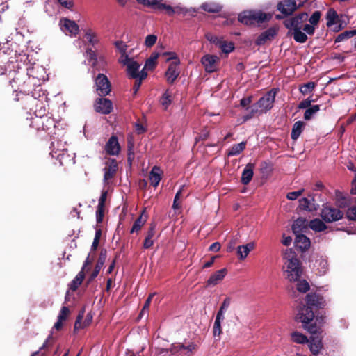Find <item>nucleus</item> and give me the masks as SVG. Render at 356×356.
<instances>
[{"label": "nucleus", "instance_id": "774afa93", "mask_svg": "<svg viewBox=\"0 0 356 356\" xmlns=\"http://www.w3.org/2000/svg\"><path fill=\"white\" fill-rule=\"evenodd\" d=\"M348 219L356 220V205L349 208L346 213Z\"/></svg>", "mask_w": 356, "mask_h": 356}, {"label": "nucleus", "instance_id": "ea45409f", "mask_svg": "<svg viewBox=\"0 0 356 356\" xmlns=\"http://www.w3.org/2000/svg\"><path fill=\"white\" fill-rule=\"evenodd\" d=\"M291 338L293 342L299 344H305L309 342L308 338L305 334L297 331L291 334Z\"/></svg>", "mask_w": 356, "mask_h": 356}, {"label": "nucleus", "instance_id": "37998d69", "mask_svg": "<svg viewBox=\"0 0 356 356\" xmlns=\"http://www.w3.org/2000/svg\"><path fill=\"white\" fill-rule=\"evenodd\" d=\"M355 35H356V31H355V30L346 31L339 34L336 37V38L334 40V42L339 43V42L347 40L353 38Z\"/></svg>", "mask_w": 356, "mask_h": 356}, {"label": "nucleus", "instance_id": "680f3d73", "mask_svg": "<svg viewBox=\"0 0 356 356\" xmlns=\"http://www.w3.org/2000/svg\"><path fill=\"white\" fill-rule=\"evenodd\" d=\"M321 13L320 11H315L309 19V22L312 25L318 24L321 18Z\"/></svg>", "mask_w": 356, "mask_h": 356}, {"label": "nucleus", "instance_id": "338daca9", "mask_svg": "<svg viewBox=\"0 0 356 356\" xmlns=\"http://www.w3.org/2000/svg\"><path fill=\"white\" fill-rule=\"evenodd\" d=\"M70 313V310L68 307L63 306L62 307L59 314L58 316V319H60L61 321H65L67 318V315Z\"/></svg>", "mask_w": 356, "mask_h": 356}, {"label": "nucleus", "instance_id": "ddd939ff", "mask_svg": "<svg viewBox=\"0 0 356 356\" xmlns=\"http://www.w3.org/2000/svg\"><path fill=\"white\" fill-rule=\"evenodd\" d=\"M326 19V24L327 27H330L338 22L339 23L337 26L334 27V31H339L346 26V22H341V20L338 19V15L337 12L332 8L329 9L328 11L327 12Z\"/></svg>", "mask_w": 356, "mask_h": 356}, {"label": "nucleus", "instance_id": "b1692460", "mask_svg": "<svg viewBox=\"0 0 356 356\" xmlns=\"http://www.w3.org/2000/svg\"><path fill=\"white\" fill-rule=\"evenodd\" d=\"M254 164L249 163H248L243 170L241 175V182L244 185L248 184L253 177Z\"/></svg>", "mask_w": 356, "mask_h": 356}, {"label": "nucleus", "instance_id": "603ef678", "mask_svg": "<svg viewBox=\"0 0 356 356\" xmlns=\"http://www.w3.org/2000/svg\"><path fill=\"white\" fill-rule=\"evenodd\" d=\"M219 47L220 48L221 51L225 54L232 52L234 49V46L232 42H226L224 40H222Z\"/></svg>", "mask_w": 356, "mask_h": 356}, {"label": "nucleus", "instance_id": "6e6552de", "mask_svg": "<svg viewBox=\"0 0 356 356\" xmlns=\"http://www.w3.org/2000/svg\"><path fill=\"white\" fill-rule=\"evenodd\" d=\"M343 212L334 207L323 205L321 216L326 222H332L341 220L343 218Z\"/></svg>", "mask_w": 356, "mask_h": 356}, {"label": "nucleus", "instance_id": "3c124183", "mask_svg": "<svg viewBox=\"0 0 356 356\" xmlns=\"http://www.w3.org/2000/svg\"><path fill=\"white\" fill-rule=\"evenodd\" d=\"M84 315V310H81L79 312L76 320L74 323V331H77L80 329H83L85 327V325L83 324L82 320Z\"/></svg>", "mask_w": 356, "mask_h": 356}, {"label": "nucleus", "instance_id": "dca6fc26", "mask_svg": "<svg viewBox=\"0 0 356 356\" xmlns=\"http://www.w3.org/2000/svg\"><path fill=\"white\" fill-rule=\"evenodd\" d=\"M95 111L102 114H108L112 111L113 104L106 98L97 99L95 104Z\"/></svg>", "mask_w": 356, "mask_h": 356}, {"label": "nucleus", "instance_id": "c03bdc74", "mask_svg": "<svg viewBox=\"0 0 356 356\" xmlns=\"http://www.w3.org/2000/svg\"><path fill=\"white\" fill-rule=\"evenodd\" d=\"M83 279L84 273L83 271L81 270L72 281L70 284V289L72 291H76L82 283Z\"/></svg>", "mask_w": 356, "mask_h": 356}, {"label": "nucleus", "instance_id": "7c9ffc66", "mask_svg": "<svg viewBox=\"0 0 356 356\" xmlns=\"http://www.w3.org/2000/svg\"><path fill=\"white\" fill-rule=\"evenodd\" d=\"M151 184L156 188L161 181L160 168L154 166L149 172V176Z\"/></svg>", "mask_w": 356, "mask_h": 356}, {"label": "nucleus", "instance_id": "4c0bfd02", "mask_svg": "<svg viewBox=\"0 0 356 356\" xmlns=\"http://www.w3.org/2000/svg\"><path fill=\"white\" fill-rule=\"evenodd\" d=\"M300 202V207L302 209L309 211H314L318 209L319 207V205L318 204H313L312 205L310 204V199L307 197H303L299 200Z\"/></svg>", "mask_w": 356, "mask_h": 356}, {"label": "nucleus", "instance_id": "de8ad7c7", "mask_svg": "<svg viewBox=\"0 0 356 356\" xmlns=\"http://www.w3.org/2000/svg\"><path fill=\"white\" fill-rule=\"evenodd\" d=\"M302 29L292 31L293 35V39L296 42L304 43L307 40V36L306 33L301 31Z\"/></svg>", "mask_w": 356, "mask_h": 356}, {"label": "nucleus", "instance_id": "f257e3e1", "mask_svg": "<svg viewBox=\"0 0 356 356\" xmlns=\"http://www.w3.org/2000/svg\"><path fill=\"white\" fill-rule=\"evenodd\" d=\"M45 69L38 65L33 64L25 67L24 64L20 63L18 60L15 62H10L3 71H0V75L8 74L10 80L9 81L12 88L15 87L14 84L20 86L26 83L25 79H37L38 81H44L45 79Z\"/></svg>", "mask_w": 356, "mask_h": 356}, {"label": "nucleus", "instance_id": "69168bd1", "mask_svg": "<svg viewBox=\"0 0 356 356\" xmlns=\"http://www.w3.org/2000/svg\"><path fill=\"white\" fill-rule=\"evenodd\" d=\"M134 59L130 58L129 55L127 54V52L122 54L121 56L119 59V62L122 64L123 65H127L129 63H131Z\"/></svg>", "mask_w": 356, "mask_h": 356}, {"label": "nucleus", "instance_id": "473e14b6", "mask_svg": "<svg viewBox=\"0 0 356 356\" xmlns=\"http://www.w3.org/2000/svg\"><path fill=\"white\" fill-rule=\"evenodd\" d=\"M312 321H309L307 323H302L303 327L307 330L311 335H322L321 328L316 323H311Z\"/></svg>", "mask_w": 356, "mask_h": 356}, {"label": "nucleus", "instance_id": "bf43d9fd", "mask_svg": "<svg viewBox=\"0 0 356 356\" xmlns=\"http://www.w3.org/2000/svg\"><path fill=\"white\" fill-rule=\"evenodd\" d=\"M249 252L247 248H245V246L239 245L237 248V254L238 256V258L241 260L245 259L247 256L248 255Z\"/></svg>", "mask_w": 356, "mask_h": 356}, {"label": "nucleus", "instance_id": "8fccbe9b", "mask_svg": "<svg viewBox=\"0 0 356 356\" xmlns=\"http://www.w3.org/2000/svg\"><path fill=\"white\" fill-rule=\"evenodd\" d=\"M315 86V83L312 81L305 83L300 87V92L303 95H307L314 89Z\"/></svg>", "mask_w": 356, "mask_h": 356}, {"label": "nucleus", "instance_id": "6e6d98bb", "mask_svg": "<svg viewBox=\"0 0 356 356\" xmlns=\"http://www.w3.org/2000/svg\"><path fill=\"white\" fill-rule=\"evenodd\" d=\"M222 320L223 319L216 317L214 324H213V332L214 337L220 335V334L222 332L221 322Z\"/></svg>", "mask_w": 356, "mask_h": 356}, {"label": "nucleus", "instance_id": "4468645a", "mask_svg": "<svg viewBox=\"0 0 356 356\" xmlns=\"http://www.w3.org/2000/svg\"><path fill=\"white\" fill-rule=\"evenodd\" d=\"M218 60L219 58L217 56L206 54L202 58L201 63L207 72L212 73L216 71V63Z\"/></svg>", "mask_w": 356, "mask_h": 356}, {"label": "nucleus", "instance_id": "e2e57ef3", "mask_svg": "<svg viewBox=\"0 0 356 356\" xmlns=\"http://www.w3.org/2000/svg\"><path fill=\"white\" fill-rule=\"evenodd\" d=\"M57 2L63 8L72 10L74 7V1L73 0H56Z\"/></svg>", "mask_w": 356, "mask_h": 356}, {"label": "nucleus", "instance_id": "c756f323", "mask_svg": "<svg viewBox=\"0 0 356 356\" xmlns=\"http://www.w3.org/2000/svg\"><path fill=\"white\" fill-rule=\"evenodd\" d=\"M284 24L286 28L289 29V33L293 31L302 29V24L295 16L286 19Z\"/></svg>", "mask_w": 356, "mask_h": 356}, {"label": "nucleus", "instance_id": "2eb2a0df", "mask_svg": "<svg viewBox=\"0 0 356 356\" xmlns=\"http://www.w3.org/2000/svg\"><path fill=\"white\" fill-rule=\"evenodd\" d=\"M277 33V29L276 27H270L262 32L256 39L255 44L261 46L267 42L273 40Z\"/></svg>", "mask_w": 356, "mask_h": 356}, {"label": "nucleus", "instance_id": "58836bf2", "mask_svg": "<svg viewBox=\"0 0 356 356\" xmlns=\"http://www.w3.org/2000/svg\"><path fill=\"white\" fill-rule=\"evenodd\" d=\"M230 304H231V298L229 297L225 298V300H223V302H222V304L220 307L219 310L218 311V312L216 314V317L221 318V319H224L225 318L224 315H225V312H227V310L228 309V308L229 307Z\"/></svg>", "mask_w": 356, "mask_h": 356}, {"label": "nucleus", "instance_id": "a18cd8bd", "mask_svg": "<svg viewBox=\"0 0 356 356\" xmlns=\"http://www.w3.org/2000/svg\"><path fill=\"white\" fill-rule=\"evenodd\" d=\"M296 282H297L296 290L298 292L305 293L309 291L310 285L306 280H305V279L301 280L300 278L298 280V281H296Z\"/></svg>", "mask_w": 356, "mask_h": 356}, {"label": "nucleus", "instance_id": "c85d7f7f", "mask_svg": "<svg viewBox=\"0 0 356 356\" xmlns=\"http://www.w3.org/2000/svg\"><path fill=\"white\" fill-rule=\"evenodd\" d=\"M200 8L210 13H218L222 10V6L219 3L211 1L203 3Z\"/></svg>", "mask_w": 356, "mask_h": 356}, {"label": "nucleus", "instance_id": "f8f14e48", "mask_svg": "<svg viewBox=\"0 0 356 356\" xmlns=\"http://www.w3.org/2000/svg\"><path fill=\"white\" fill-rule=\"evenodd\" d=\"M61 30L66 34L76 35L79 33V25L73 20L67 18H63L60 20Z\"/></svg>", "mask_w": 356, "mask_h": 356}, {"label": "nucleus", "instance_id": "0e129e2a", "mask_svg": "<svg viewBox=\"0 0 356 356\" xmlns=\"http://www.w3.org/2000/svg\"><path fill=\"white\" fill-rule=\"evenodd\" d=\"M314 102V99H311L310 97L307 98L306 99H304L302 101L298 106V108L299 109H305L308 108L309 107L312 106L311 104L312 102Z\"/></svg>", "mask_w": 356, "mask_h": 356}, {"label": "nucleus", "instance_id": "49530a36", "mask_svg": "<svg viewBox=\"0 0 356 356\" xmlns=\"http://www.w3.org/2000/svg\"><path fill=\"white\" fill-rule=\"evenodd\" d=\"M319 105H313L309 107L304 113V119L305 120H309L314 118V116L319 111Z\"/></svg>", "mask_w": 356, "mask_h": 356}, {"label": "nucleus", "instance_id": "9d476101", "mask_svg": "<svg viewBox=\"0 0 356 356\" xmlns=\"http://www.w3.org/2000/svg\"><path fill=\"white\" fill-rule=\"evenodd\" d=\"M305 1L297 5L295 0H283L277 3V9L285 16L293 14L299 7L303 5Z\"/></svg>", "mask_w": 356, "mask_h": 356}, {"label": "nucleus", "instance_id": "0eeeda50", "mask_svg": "<svg viewBox=\"0 0 356 356\" xmlns=\"http://www.w3.org/2000/svg\"><path fill=\"white\" fill-rule=\"evenodd\" d=\"M195 344L191 343L187 346L181 343L173 344L170 349H161L157 353L156 356H175L177 353H184L186 355H190L195 349Z\"/></svg>", "mask_w": 356, "mask_h": 356}, {"label": "nucleus", "instance_id": "4d7b16f0", "mask_svg": "<svg viewBox=\"0 0 356 356\" xmlns=\"http://www.w3.org/2000/svg\"><path fill=\"white\" fill-rule=\"evenodd\" d=\"M157 41V36L154 34L147 35L145 40V45L146 47L149 48L156 44Z\"/></svg>", "mask_w": 356, "mask_h": 356}, {"label": "nucleus", "instance_id": "5701e85b", "mask_svg": "<svg viewBox=\"0 0 356 356\" xmlns=\"http://www.w3.org/2000/svg\"><path fill=\"white\" fill-rule=\"evenodd\" d=\"M179 63V60H177L176 63H171L168 66V68L165 72L167 81L170 83H172L179 74V71L177 67Z\"/></svg>", "mask_w": 356, "mask_h": 356}, {"label": "nucleus", "instance_id": "bb28decb", "mask_svg": "<svg viewBox=\"0 0 356 356\" xmlns=\"http://www.w3.org/2000/svg\"><path fill=\"white\" fill-rule=\"evenodd\" d=\"M308 225H309L307 224V221L305 218H298L292 225L293 232L295 234L300 233L302 234V232L307 229Z\"/></svg>", "mask_w": 356, "mask_h": 356}, {"label": "nucleus", "instance_id": "864d4df0", "mask_svg": "<svg viewBox=\"0 0 356 356\" xmlns=\"http://www.w3.org/2000/svg\"><path fill=\"white\" fill-rule=\"evenodd\" d=\"M205 37L208 41H209L210 42H211L218 47L220 45L221 42L223 40L222 38H220V37L213 35L211 33H207L205 35Z\"/></svg>", "mask_w": 356, "mask_h": 356}, {"label": "nucleus", "instance_id": "393cba45", "mask_svg": "<svg viewBox=\"0 0 356 356\" xmlns=\"http://www.w3.org/2000/svg\"><path fill=\"white\" fill-rule=\"evenodd\" d=\"M163 8H164L166 13L169 15H172L175 13L177 14H184L186 15L188 12L192 11L193 13H196V10L195 8L187 9L186 8H182L180 6H176L175 8L172 7L170 5H162Z\"/></svg>", "mask_w": 356, "mask_h": 356}, {"label": "nucleus", "instance_id": "f03ea898", "mask_svg": "<svg viewBox=\"0 0 356 356\" xmlns=\"http://www.w3.org/2000/svg\"><path fill=\"white\" fill-rule=\"evenodd\" d=\"M306 305H302L298 309L296 319L301 323H307L313 321L314 318V309H321L325 307L324 298L316 293H310L306 296Z\"/></svg>", "mask_w": 356, "mask_h": 356}, {"label": "nucleus", "instance_id": "39448f33", "mask_svg": "<svg viewBox=\"0 0 356 356\" xmlns=\"http://www.w3.org/2000/svg\"><path fill=\"white\" fill-rule=\"evenodd\" d=\"M276 92L275 89H272L264 96L261 97L256 105L252 106L250 113L244 116V121L251 118L252 116L258 111V108H261V111L270 110L273 107L275 102Z\"/></svg>", "mask_w": 356, "mask_h": 356}, {"label": "nucleus", "instance_id": "2f4dec72", "mask_svg": "<svg viewBox=\"0 0 356 356\" xmlns=\"http://www.w3.org/2000/svg\"><path fill=\"white\" fill-rule=\"evenodd\" d=\"M139 3L146 6L147 7H150L154 9H157L159 10H164L162 5H166L165 3H163V0H136Z\"/></svg>", "mask_w": 356, "mask_h": 356}, {"label": "nucleus", "instance_id": "13d9d810", "mask_svg": "<svg viewBox=\"0 0 356 356\" xmlns=\"http://www.w3.org/2000/svg\"><path fill=\"white\" fill-rule=\"evenodd\" d=\"M113 44L116 47L117 50L122 54L127 52L128 46L125 42L121 40H117L114 42Z\"/></svg>", "mask_w": 356, "mask_h": 356}, {"label": "nucleus", "instance_id": "e433bc0d", "mask_svg": "<svg viewBox=\"0 0 356 356\" xmlns=\"http://www.w3.org/2000/svg\"><path fill=\"white\" fill-rule=\"evenodd\" d=\"M309 227L315 232H322L327 229V226L325 222L319 218H315L312 220L309 223Z\"/></svg>", "mask_w": 356, "mask_h": 356}, {"label": "nucleus", "instance_id": "c9c22d12", "mask_svg": "<svg viewBox=\"0 0 356 356\" xmlns=\"http://www.w3.org/2000/svg\"><path fill=\"white\" fill-rule=\"evenodd\" d=\"M304 126L305 123L302 121H297L293 124L291 134L293 140H296L299 138Z\"/></svg>", "mask_w": 356, "mask_h": 356}, {"label": "nucleus", "instance_id": "6ab92c4d", "mask_svg": "<svg viewBox=\"0 0 356 356\" xmlns=\"http://www.w3.org/2000/svg\"><path fill=\"white\" fill-rule=\"evenodd\" d=\"M227 273V270L226 268H222L219 270L216 271L209 277V278L207 281V285L208 286H214L217 285L223 280Z\"/></svg>", "mask_w": 356, "mask_h": 356}, {"label": "nucleus", "instance_id": "4be33fe9", "mask_svg": "<svg viewBox=\"0 0 356 356\" xmlns=\"http://www.w3.org/2000/svg\"><path fill=\"white\" fill-rule=\"evenodd\" d=\"M107 257V252L106 250H102L99 256L98 261L95 265V268L92 273L89 281L95 279L99 274L101 268L103 267Z\"/></svg>", "mask_w": 356, "mask_h": 356}, {"label": "nucleus", "instance_id": "09e8293b", "mask_svg": "<svg viewBox=\"0 0 356 356\" xmlns=\"http://www.w3.org/2000/svg\"><path fill=\"white\" fill-rule=\"evenodd\" d=\"M160 103L165 108V109H167L168 107L171 104L172 97L169 93L168 90H165V92L163 94L160 99Z\"/></svg>", "mask_w": 356, "mask_h": 356}, {"label": "nucleus", "instance_id": "20e7f679", "mask_svg": "<svg viewBox=\"0 0 356 356\" xmlns=\"http://www.w3.org/2000/svg\"><path fill=\"white\" fill-rule=\"evenodd\" d=\"M271 19V15L258 10H245L239 13L238 20L239 22L249 25L254 22L262 23L268 22Z\"/></svg>", "mask_w": 356, "mask_h": 356}, {"label": "nucleus", "instance_id": "79ce46f5", "mask_svg": "<svg viewBox=\"0 0 356 356\" xmlns=\"http://www.w3.org/2000/svg\"><path fill=\"white\" fill-rule=\"evenodd\" d=\"M246 145V142H241L240 143L234 145L231 149L229 150L228 156H233L238 155L241 152H242Z\"/></svg>", "mask_w": 356, "mask_h": 356}, {"label": "nucleus", "instance_id": "1a4fd4ad", "mask_svg": "<svg viewBox=\"0 0 356 356\" xmlns=\"http://www.w3.org/2000/svg\"><path fill=\"white\" fill-rule=\"evenodd\" d=\"M96 90L99 96H106L111 90V83L107 76L99 74L95 79Z\"/></svg>", "mask_w": 356, "mask_h": 356}, {"label": "nucleus", "instance_id": "f704fd0d", "mask_svg": "<svg viewBox=\"0 0 356 356\" xmlns=\"http://www.w3.org/2000/svg\"><path fill=\"white\" fill-rule=\"evenodd\" d=\"M140 65L133 60L127 65V74L129 78L134 79L137 77V73L138 72Z\"/></svg>", "mask_w": 356, "mask_h": 356}, {"label": "nucleus", "instance_id": "a211bd4d", "mask_svg": "<svg viewBox=\"0 0 356 356\" xmlns=\"http://www.w3.org/2000/svg\"><path fill=\"white\" fill-rule=\"evenodd\" d=\"M104 149L107 154L112 156L118 155L120 150L118 138L112 136L106 143Z\"/></svg>", "mask_w": 356, "mask_h": 356}, {"label": "nucleus", "instance_id": "5fc2aeb1", "mask_svg": "<svg viewBox=\"0 0 356 356\" xmlns=\"http://www.w3.org/2000/svg\"><path fill=\"white\" fill-rule=\"evenodd\" d=\"M145 220L143 219L142 216H139L134 222L131 233L138 232L140 229L141 227L144 225Z\"/></svg>", "mask_w": 356, "mask_h": 356}, {"label": "nucleus", "instance_id": "7ed1b4c3", "mask_svg": "<svg viewBox=\"0 0 356 356\" xmlns=\"http://www.w3.org/2000/svg\"><path fill=\"white\" fill-rule=\"evenodd\" d=\"M284 260V273L290 282H296L301 277L302 268L296 253L291 249H286L283 254Z\"/></svg>", "mask_w": 356, "mask_h": 356}, {"label": "nucleus", "instance_id": "9b49d317", "mask_svg": "<svg viewBox=\"0 0 356 356\" xmlns=\"http://www.w3.org/2000/svg\"><path fill=\"white\" fill-rule=\"evenodd\" d=\"M53 126L55 127V124L54 120L47 117H41L35 115V117L32 118L31 123L30 126L36 129H43V130H49L50 129V126Z\"/></svg>", "mask_w": 356, "mask_h": 356}, {"label": "nucleus", "instance_id": "052dcab7", "mask_svg": "<svg viewBox=\"0 0 356 356\" xmlns=\"http://www.w3.org/2000/svg\"><path fill=\"white\" fill-rule=\"evenodd\" d=\"M154 296V293H152L149 296V297L147 298V299L146 300L145 304H144V306L140 313V317L141 318L145 314H147L148 311H149V305H150V303H151V301H152V298H153V296Z\"/></svg>", "mask_w": 356, "mask_h": 356}, {"label": "nucleus", "instance_id": "a19ab883", "mask_svg": "<svg viewBox=\"0 0 356 356\" xmlns=\"http://www.w3.org/2000/svg\"><path fill=\"white\" fill-rule=\"evenodd\" d=\"M159 56V53L153 52L149 58H147L145 63V68L147 70H152L156 64V60Z\"/></svg>", "mask_w": 356, "mask_h": 356}, {"label": "nucleus", "instance_id": "423d86ee", "mask_svg": "<svg viewBox=\"0 0 356 356\" xmlns=\"http://www.w3.org/2000/svg\"><path fill=\"white\" fill-rule=\"evenodd\" d=\"M66 143L54 138L51 141L49 154L52 158L58 161L60 165H63L67 161H70V155L65 147Z\"/></svg>", "mask_w": 356, "mask_h": 356}, {"label": "nucleus", "instance_id": "cd10ccee", "mask_svg": "<svg viewBox=\"0 0 356 356\" xmlns=\"http://www.w3.org/2000/svg\"><path fill=\"white\" fill-rule=\"evenodd\" d=\"M85 37L88 42L92 47H95L99 42V38L96 31L90 28L84 29Z\"/></svg>", "mask_w": 356, "mask_h": 356}, {"label": "nucleus", "instance_id": "a878e982", "mask_svg": "<svg viewBox=\"0 0 356 356\" xmlns=\"http://www.w3.org/2000/svg\"><path fill=\"white\" fill-rule=\"evenodd\" d=\"M314 266L320 275H324L329 269V264L326 258L321 256L315 261Z\"/></svg>", "mask_w": 356, "mask_h": 356}, {"label": "nucleus", "instance_id": "412c9836", "mask_svg": "<svg viewBox=\"0 0 356 356\" xmlns=\"http://www.w3.org/2000/svg\"><path fill=\"white\" fill-rule=\"evenodd\" d=\"M118 170V163L115 159L111 160L106 163L104 168V181L106 182L108 180L113 178Z\"/></svg>", "mask_w": 356, "mask_h": 356}, {"label": "nucleus", "instance_id": "72a5a7b5", "mask_svg": "<svg viewBox=\"0 0 356 356\" xmlns=\"http://www.w3.org/2000/svg\"><path fill=\"white\" fill-rule=\"evenodd\" d=\"M154 234H155V225L152 224L149 228L147 234V236L145 238L144 243H143V248L145 249H148L153 245L154 241L152 240V238L154 237Z\"/></svg>", "mask_w": 356, "mask_h": 356}, {"label": "nucleus", "instance_id": "aec40b11", "mask_svg": "<svg viewBox=\"0 0 356 356\" xmlns=\"http://www.w3.org/2000/svg\"><path fill=\"white\" fill-rule=\"evenodd\" d=\"M295 246L301 252L308 250L310 247V239L302 234H296Z\"/></svg>", "mask_w": 356, "mask_h": 356}, {"label": "nucleus", "instance_id": "f3484780", "mask_svg": "<svg viewBox=\"0 0 356 356\" xmlns=\"http://www.w3.org/2000/svg\"><path fill=\"white\" fill-rule=\"evenodd\" d=\"M322 335H311L309 339V348L314 355H318L323 347Z\"/></svg>", "mask_w": 356, "mask_h": 356}]
</instances>
